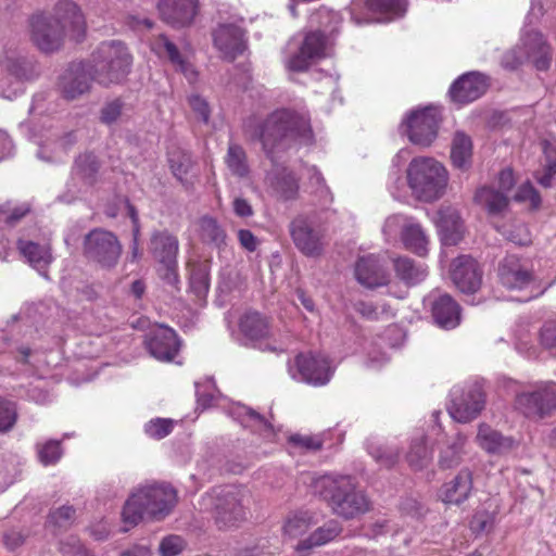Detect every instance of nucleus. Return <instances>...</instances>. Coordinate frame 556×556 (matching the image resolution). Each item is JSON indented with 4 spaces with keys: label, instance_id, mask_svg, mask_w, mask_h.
Segmentation results:
<instances>
[{
    "label": "nucleus",
    "instance_id": "4be33fe9",
    "mask_svg": "<svg viewBox=\"0 0 556 556\" xmlns=\"http://www.w3.org/2000/svg\"><path fill=\"white\" fill-rule=\"evenodd\" d=\"M451 278L462 293L475 294L482 286L483 270L475 258L460 255L452 263Z\"/></svg>",
    "mask_w": 556,
    "mask_h": 556
},
{
    "label": "nucleus",
    "instance_id": "72a5a7b5",
    "mask_svg": "<svg viewBox=\"0 0 556 556\" xmlns=\"http://www.w3.org/2000/svg\"><path fill=\"white\" fill-rule=\"evenodd\" d=\"M341 530L337 520H329L313 531L306 539L300 541L295 546V552L299 556H308L313 548L334 540L341 533Z\"/></svg>",
    "mask_w": 556,
    "mask_h": 556
},
{
    "label": "nucleus",
    "instance_id": "7c9ffc66",
    "mask_svg": "<svg viewBox=\"0 0 556 556\" xmlns=\"http://www.w3.org/2000/svg\"><path fill=\"white\" fill-rule=\"evenodd\" d=\"M473 488L472 472L462 469L450 482L442 488V500L447 504L459 505L468 500Z\"/></svg>",
    "mask_w": 556,
    "mask_h": 556
},
{
    "label": "nucleus",
    "instance_id": "5701e85b",
    "mask_svg": "<svg viewBox=\"0 0 556 556\" xmlns=\"http://www.w3.org/2000/svg\"><path fill=\"white\" fill-rule=\"evenodd\" d=\"M31 42L42 52L52 53L64 45L62 31L47 14H36L30 18Z\"/></svg>",
    "mask_w": 556,
    "mask_h": 556
},
{
    "label": "nucleus",
    "instance_id": "a18cd8bd",
    "mask_svg": "<svg viewBox=\"0 0 556 556\" xmlns=\"http://www.w3.org/2000/svg\"><path fill=\"white\" fill-rule=\"evenodd\" d=\"M225 163L233 176L244 178L249 175L250 168L247 153L238 143H229Z\"/></svg>",
    "mask_w": 556,
    "mask_h": 556
},
{
    "label": "nucleus",
    "instance_id": "473e14b6",
    "mask_svg": "<svg viewBox=\"0 0 556 556\" xmlns=\"http://www.w3.org/2000/svg\"><path fill=\"white\" fill-rule=\"evenodd\" d=\"M438 228L445 245H456L464 236V224L459 213L451 207L439 211Z\"/></svg>",
    "mask_w": 556,
    "mask_h": 556
},
{
    "label": "nucleus",
    "instance_id": "393cba45",
    "mask_svg": "<svg viewBox=\"0 0 556 556\" xmlns=\"http://www.w3.org/2000/svg\"><path fill=\"white\" fill-rule=\"evenodd\" d=\"M146 345L150 354L162 362H172L180 348L176 332L166 326H160L150 332Z\"/></svg>",
    "mask_w": 556,
    "mask_h": 556
},
{
    "label": "nucleus",
    "instance_id": "412c9836",
    "mask_svg": "<svg viewBox=\"0 0 556 556\" xmlns=\"http://www.w3.org/2000/svg\"><path fill=\"white\" fill-rule=\"evenodd\" d=\"M497 271L501 285L508 290H526L534 281L533 270L528 262L514 254L501 261Z\"/></svg>",
    "mask_w": 556,
    "mask_h": 556
},
{
    "label": "nucleus",
    "instance_id": "2f4dec72",
    "mask_svg": "<svg viewBox=\"0 0 556 556\" xmlns=\"http://www.w3.org/2000/svg\"><path fill=\"white\" fill-rule=\"evenodd\" d=\"M16 247L24 260L40 273L52 262L51 249L48 243H38L21 237L17 239Z\"/></svg>",
    "mask_w": 556,
    "mask_h": 556
},
{
    "label": "nucleus",
    "instance_id": "0eeeda50",
    "mask_svg": "<svg viewBox=\"0 0 556 556\" xmlns=\"http://www.w3.org/2000/svg\"><path fill=\"white\" fill-rule=\"evenodd\" d=\"M552 61V48L545 37L536 30L527 31L519 43L507 51L502 65L507 70H516L526 62H531L538 71H547Z\"/></svg>",
    "mask_w": 556,
    "mask_h": 556
},
{
    "label": "nucleus",
    "instance_id": "b1692460",
    "mask_svg": "<svg viewBox=\"0 0 556 556\" xmlns=\"http://www.w3.org/2000/svg\"><path fill=\"white\" fill-rule=\"evenodd\" d=\"M213 41L223 58L229 61H233L247 49L245 33L235 24L219 25L213 31Z\"/></svg>",
    "mask_w": 556,
    "mask_h": 556
},
{
    "label": "nucleus",
    "instance_id": "603ef678",
    "mask_svg": "<svg viewBox=\"0 0 556 556\" xmlns=\"http://www.w3.org/2000/svg\"><path fill=\"white\" fill-rule=\"evenodd\" d=\"M199 231L201 239L205 242L215 244L224 242L225 232L217 220L212 217L204 216L199 220Z\"/></svg>",
    "mask_w": 556,
    "mask_h": 556
},
{
    "label": "nucleus",
    "instance_id": "13d9d810",
    "mask_svg": "<svg viewBox=\"0 0 556 556\" xmlns=\"http://www.w3.org/2000/svg\"><path fill=\"white\" fill-rule=\"evenodd\" d=\"M412 223L413 222L408 217L402 214L391 215L384 222L382 228L383 235L386 236L387 240L393 239L397 236L399 232L402 235L404 228Z\"/></svg>",
    "mask_w": 556,
    "mask_h": 556
},
{
    "label": "nucleus",
    "instance_id": "2eb2a0df",
    "mask_svg": "<svg viewBox=\"0 0 556 556\" xmlns=\"http://www.w3.org/2000/svg\"><path fill=\"white\" fill-rule=\"evenodd\" d=\"M424 305L438 327L451 330L460 325L462 307L451 294L434 289L425 296Z\"/></svg>",
    "mask_w": 556,
    "mask_h": 556
},
{
    "label": "nucleus",
    "instance_id": "f03ea898",
    "mask_svg": "<svg viewBox=\"0 0 556 556\" xmlns=\"http://www.w3.org/2000/svg\"><path fill=\"white\" fill-rule=\"evenodd\" d=\"M309 486L314 494L330 505L334 514L345 519L369 509L367 497L356 490L355 479L351 476L326 473L313 478Z\"/></svg>",
    "mask_w": 556,
    "mask_h": 556
},
{
    "label": "nucleus",
    "instance_id": "6ab92c4d",
    "mask_svg": "<svg viewBox=\"0 0 556 556\" xmlns=\"http://www.w3.org/2000/svg\"><path fill=\"white\" fill-rule=\"evenodd\" d=\"M357 7L356 3H353L350 8L351 20L356 25L371 22H390L405 14L407 0H366V15L364 17L358 16Z\"/></svg>",
    "mask_w": 556,
    "mask_h": 556
},
{
    "label": "nucleus",
    "instance_id": "39448f33",
    "mask_svg": "<svg viewBox=\"0 0 556 556\" xmlns=\"http://www.w3.org/2000/svg\"><path fill=\"white\" fill-rule=\"evenodd\" d=\"M406 176L413 193L426 202L439 200L445 193L448 182L446 168L428 156L414 157L408 164Z\"/></svg>",
    "mask_w": 556,
    "mask_h": 556
},
{
    "label": "nucleus",
    "instance_id": "f257e3e1",
    "mask_svg": "<svg viewBox=\"0 0 556 556\" xmlns=\"http://www.w3.org/2000/svg\"><path fill=\"white\" fill-rule=\"evenodd\" d=\"M252 137L261 141L273 163L279 152L314 142L309 118L291 110L273 112L255 127Z\"/></svg>",
    "mask_w": 556,
    "mask_h": 556
},
{
    "label": "nucleus",
    "instance_id": "0e129e2a",
    "mask_svg": "<svg viewBox=\"0 0 556 556\" xmlns=\"http://www.w3.org/2000/svg\"><path fill=\"white\" fill-rule=\"evenodd\" d=\"M515 200L518 202L529 201L533 207H538L541 204V197L531 182L527 181L522 184L517 193Z\"/></svg>",
    "mask_w": 556,
    "mask_h": 556
},
{
    "label": "nucleus",
    "instance_id": "e2e57ef3",
    "mask_svg": "<svg viewBox=\"0 0 556 556\" xmlns=\"http://www.w3.org/2000/svg\"><path fill=\"white\" fill-rule=\"evenodd\" d=\"M124 103L119 99L112 100L104 104L101 110V122L111 125L122 115Z\"/></svg>",
    "mask_w": 556,
    "mask_h": 556
},
{
    "label": "nucleus",
    "instance_id": "423d86ee",
    "mask_svg": "<svg viewBox=\"0 0 556 556\" xmlns=\"http://www.w3.org/2000/svg\"><path fill=\"white\" fill-rule=\"evenodd\" d=\"M92 58L94 81L102 86L119 84L130 73L132 56L125 43L119 40L101 42Z\"/></svg>",
    "mask_w": 556,
    "mask_h": 556
},
{
    "label": "nucleus",
    "instance_id": "c85d7f7f",
    "mask_svg": "<svg viewBox=\"0 0 556 556\" xmlns=\"http://www.w3.org/2000/svg\"><path fill=\"white\" fill-rule=\"evenodd\" d=\"M151 47L160 58L167 59L190 83L195 81L198 73L189 62L187 54L184 51H180L178 47L165 35H160L152 42Z\"/></svg>",
    "mask_w": 556,
    "mask_h": 556
},
{
    "label": "nucleus",
    "instance_id": "4c0bfd02",
    "mask_svg": "<svg viewBox=\"0 0 556 556\" xmlns=\"http://www.w3.org/2000/svg\"><path fill=\"white\" fill-rule=\"evenodd\" d=\"M228 414L243 427L250 428L253 431L271 430V426L263 415L243 404L232 405Z\"/></svg>",
    "mask_w": 556,
    "mask_h": 556
},
{
    "label": "nucleus",
    "instance_id": "a878e982",
    "mask_svg": "<svg viewBox=\"0 0 556 556\" xmlns=\"http://www.w3.org/2000/svg\"><path fill=\"white\" fill-rule=\"evenodd\" d=\"M199 0H160L157 10L164 22L174 27L190 25L198 13Z\"/></svg>",
    "mask_w": 556,
    "mask_h": 556
},
{
    "label": "nucleus",
    "instance_id": "69168bd1",
    "mask_svg": "<svg viewBox=\"0 0 556 556\" xmlns=\"http://www.w3.org/2000/svg\"><path fill=\"white\" fill-rule=\"evenodd\" d=\"M189 105L192 111L203 123H208L211 116V109L207 101L199 94H192L189 97Z\"/></svg>",
    "mask_w": 556,
    "mask_h": 556
},
{
    "label": "nucleus",
    "instance_id": "58836bf2",
    "mask_svg": "<svg viewBox=\"0 0 556 556\" xmlns=\"http://www.w3.org/2000/svg\"><path fill=\"white\" fill-rule=\"evenodd\" d=\"M396 276L407 285H417L426 279L427 267L408 257H399L394 261Z\"/></svg>",
    "mask_w": 556,
    "mask_h": 556
},
{
    "label": "nucleus",
    "instance_id": "9b49d317",
    "mask_svg": "<svg viewBox=\"0 0 556 556\" xmlns=\"http://www.w3.org/2000/svg\"><path fill=\"white\" fill-rule=\"evenodd\" d=\"M451 402L447 406L450 416L457 422L467 424L476 419L485 404L482 386L478 382L456 386L450 393Z\"/></svg>",
    "mask_w": 556,
    "mask_h": 556
},
{
    "label": "nucleus",
    "instance_id": "6e6552de",
    "mask_svg": "<svg viewBox=\"0 0 556 556\" xmlns=\"http://www.w3.org/2000/svg\"><path fill=\"white\" fill-rule=\"evenodd\" d=\"M122 244L118 238L111 231L94 228L84 238L83 254L92 263L103 268L116 266L122 255Z\"/></svg>",
    "mask_w": 556,
    "mask_h": 556
},
{
    "label": "nucleus",
    "instance_id": "338daca9",
    "mask_svg": "<svg viewBox=\"0 0 556 556\" xmlns=\"http://www.w3.org/2000/svg\"><path fill=\"white\" fill-rule=\"evenodd\" d=\"M312 22H317L321 26H325L326 29H330V31H333L336 29V26L330 27V24H338L339 16L337 12L323 8L312 15Z\"/></svg>",
    "mask_w": 556,
    "mask_h": 556
},
{
    "label": "nucleus",
    "instance_id": "9d476101",
    "mask_svg": "<svg viewBox=\"0 0 556 556\" xmlns=\"http://www.w3.org/2000/svg\"><path fill=\"white\" fill-rule=\"evenodd\" d=\"M439 123V111L432 106H427L407 113L400 125V131L413 144L429 147L438 136Z\"/></svg>",
    "mask_w": 556,
    "mask_h": 556
},
{
    "label": "nucleus",
    "instance_id": "cd10ccee",
    "mask_svg": "<svg viewBox=\"0 0 556 556\" xmlns=\"http://www.w3.org/2000/svg\"><path fill=\"white\" fill-rule=\"evenodd\" d=\"M354 271L357 281L369 289L386 286L389 282L390 275L386 265L372 254L359 257Z\"/></svg>",
    "mask_w": 556,
    "mask_h": 556
},
{
    "label": "nucleus",
    "instance_id": "bf43d9fd",
    "mask_svg": "<svg viewBox=\"0 0 556 556\" xmlns=\"http://www.w3.org/2000/svg\"><path fill=\"white\" fill-rule=\"evenodd\" d=\"M16 421V407L11 401L0 399V432L10 430Z\"/></svg>",
    "mask_w": 556,
    "mask_h": 556
},
{
    "label": "nucleus",
    "instance_id": "7ed1b4c3",
    "mask_svg": "<svg viewBox=\"0 0 556 556\" xmlns=\"http://www.w3.org/2000/svg\"><path fill=\"white\" fill-rule=\"evenodd\" d=\"M177 502L176 490L167 483L140 485L126 501L122 517L125 525L137 526L146 516L160 520L167 516Z\"/></svg>",
    "mask_w": 556,
    "mask_h": 556
},
{
    "label": "nucleus",
    "instance_id": "6e6d98bb",
    "mask_svg": "<svg viewBox=\"0 0 556 556\" xmlns=\"http://www.w3.org/2000/svg\"><path fill=\"white\" fill-rule=\"evenodd\" d=\"M174 427V421L169 418H154L144 425V432L148 437L161 440L167 437Z\"/></svg>",
    "mask_w": 556,
    "mask_h": 556
},
{
    "label": "nucleus",
    "instance_id": "774afa93",
    "mask_svg": "<svg viewBox=\"0 0 556 556\" xmlns=\"http://www.w3.org/2000/svg\"><path fill=\"white\" fill-rule=\"evenodd\" d=\"M542 345L547 349L556 348V321L545 323L540 332Z\"/></svg>",
    "mask_w": 556,
    "mask_h": 556
},
{
    "label": "nucleus",
    "instance_id": "680f3d73",
    "mask_svg": "<svg viewBox=\"0 0 556 556\" xmlns=\"http://www.w3.org/2000/svg\"><path fill=\"white\" fill-rule=\"evenodd\" d=\"M63 556H93L75 536H70L60 543Z\"/></svg>",
    "mask_w": 556,
    "mask_h": 556
},
{
    "label": "nucleus",
    "instance_id": "052dcab7",
    "mask_svg": "<svg viewBox=\"0 0 556 556\" xmlns=\"http://www.w3.org/2000/svg\"><path fill=\"white\" fill-rule=\"evenodd\" d=\"M185 541L179 535H168L164 538L159 546L162 556H177L184 549Z\"/></svg>",
    "mask_w": 556,
    "mask_h": 556
},
{
    "label": "nucleus",
    "instance_id": "ddd939ff",
    "mask_svg": "<svg viewBox=\"0 0 556 556\" xmlns=\"http://www.w3.org/2000/svg\"><path fill=\"white\" fill-rule=\"evenodd\" d=\"M330 39L321 30L305 34L298 50L286 60V66L292 72H304L311 64L326 58L330 49Z\"/></svg>",
    "mask_w": 556,
    "mask_h": 556
},
{
    "label": "nucleus",
    "instance_id": "5fc2aeb1",
    "mask_svg": "<svg viewBox=\"0 0 556 556\" xmlns=\"http://www.w3.org/2000/svg\"><path fill=\"white\" fill-rule=\"evenodd\" d=\"M75 514L73 506L63 505L50 511L48 525L55 529H67L74 522Z\"/></svg>",
    "mask_w": 556,
    "mask_h": 556
},
{
    "label": "nucleus",
    "instance_id": "3c124183",
    "mask_svg": "<svg viewBox=\"0 0 556 556\" xmlns=\"http://www.w3.org/2000/svg\"><path fill=\"white\" fill-rule=\"evenodd\" d=\"M168 162L173 175L180 181H184L193 165L191 154L182 150L170 152Z\"/></svg>",
    "mask_w": 556,
    "mask_h": 556
},
{
    "label": "nucleus",
    "instance_id": "09e8293b",
    "mask_svg": "<svg viewBox=\"0 0 556 556\" xmlns=\"http://www.w3.org/2000/svg\"><path fill=\"white\" fill-rule=\"evenodd\" d=\"M431 460V452L426 445V438L422 435L412 442L407 454V462L415 470H420L428 466Z\"/></svg>",
    "mask_w": 556,
    "mask_h": 556
},
{
    "label": "nucleus",
    "instance_id": "c756f323",
    "mask_svg": "<svg viewBox=\"0 0 556 556\" xmlns=\"http://www.w3.org/2000/svg\"><path fill=\"white\" fill-rule=\"evenodd\" d=\"M479 446L489 454H506L515 447V440L505 437L486 424H480L476 437Z\"/></svg>",
    "mask_w": 556,
    "mask_h": 556
},
{
    "label": "nucleus",
    "instance_id": "f3484780",
    "mask_svg": "<svg viewBox=\"0 0 556 556\" xmlns=\"http://www.w3.org/2000/svg\"><path fill=\"white\" fill-rule=\"evenodd\" d=\"M34 66L25 59L5 56L0 60V96L12 99L23 92V80L33 78Z\"/></svg>",
    "mask_w": 556,
    "mask_h": 556
},
{
    "label": "nucleus",
    "instance_id": "ea45409f",
    "mask_svg": "<svg viewBox=\"0 0 556 556\" xmlns=\"http://www.w3.org/2000/svg\"><path fill=\"white\" fill-rule=\"evenodd\" d=\"M472 141L464 131H456L452 141L451 160L455 167L464 169L471 163Z\"/></svg>",
    "mask_w": 556,
    "mask_h": 556
},
{
    "label": "nucleus",
    "instance_id": "bb28decb",
    "mask_svg": "<svg viewBox=\"0 0 556 556\" xmlns=\"http://www.w3.org/2000/svg\"><path fill=\"white\" fill-rule=\"evenodd\" d=\"M486 89V77L478 72H470L462 75L453 83L450 94L454 102L466 104L479 99Z\"/></svg>",
    "mask_w": 556,
    "mask_h": 556
},
{
    "label": "nucleus",
    "instance_id": "e433bc0d",
    "mask_svg": "<svg viewBox=\"0 0 556 556\" xmlns=\"http://www.w3.org/2000/svg\"><path fill=\"white\" fill-rule=\"evenodd\" d=\"M100 163L93 153L80 154L76 160L72 170V180L78 179L86 187H91L97 182Z\"/></svg>",
    "mask_w": 556,
    "mask_h": 556
},
{
    "label": "nucleus",
    "instance_id": "4d7b16f0",
    "mask_svg": "<svg viewBox=\"0 0 556 556\" xmlns=\"http://www.w3.org/2000/svg\"><path fill=\"white\" fill-rule=\"evenodd\" d=\"M503 236L515 244L527 245L531 242L528 227L522 223H515L503 227Z\"/></svg>",
    "mask_w": 556,
    "mask_h": 556
},
{
    "label": "nucleus",
    "instance_id": "f704fd0d",
    "mask_svg": "<svg viewBox=\"0 0 556 556\" xmlns=\"http://www.w3.org/2000/svg\"><path fill=\"white\" fill-rule=\"evenodd\" d=\"M275 194L283 200H295L299 193V180L294 173L286 167L275 168L268 176Z\"/></svg>",
    "mask_w": 556,
    "mask_h": 556
},
{
    "label": "nucleus",
    "instance_id": "49530a36",
    "mask_svg": "<svg viewBox=\"0 0 556 556\" xmlns=\"http://www.w3.org/2000/svg\"><path fill=\"white\" fill-rule=\"evenodd\" d=\"M315 525L313 515L308 511H296L291 514L285 521L283 532L290 538H298Z\"/></svg>",
    "mask_w": 556,
    "mask_h": 556
},
{
    "label": "nucleus",
    "instance_id": "8fccbe9b",
    "mask_svg": "<svg viewBox=\"0 0 556 556\" xmlns=\"http://www.w3.org/2000/svg\"><path fill=\"white\" fill-rule=\"evenodd\" d=\"M37 457L43 466L55 465L63 455L61 442L58 440H47L36 444Z\"/></svg>",
    "mask_w": 556,
    "mask_h": 556
},
{
    "label": "nucleus",
    "instance_id": "1a4fd4ad",
    "mask_svg": "<svg viewBox=\"0 0 556 556\" xmlns=\"http://www.w3.org/2000/svg\"><path fill=\"white\" fill-rule=\"evenodd\" d=\"M179 241L167 230L154 231L151 235L149 251L160 264L157 271L163 281L176 287L179 283L177 255Z\"/></svg>",
    "mask_w": 556,
    "mask_h": 556
},
{
    "label": "nucleus",
    "instance_id": "dca6fc26",
    "mask_svg": "<svg viewBox=\"0 0 556 556\" xmlns=\"http://www.w3.org/2000/svg\"><path fill=\"white\" fill-rule=\"evenodd\" d=\"M294 364L295 372L292 376L315 387L327 384L334 372L331 361L323 354L301 353Z\"/></svg>",
    "mask_w": 556,
    "mask_h": 556
},
{
    "label": "nucleus",
    "instance_id": "79ce46f5",
    "mask_svg": "<svg viewBox=\"0 0 556 556\" xmlns=\"http://www.w3.org/2000/svg\"><path fill=\"white\" fill-rule=\"evenodd\" d=\"M366 448L379 465L388 468L396 464L400 457V451L396 446L387 445L376 438L367 440Z\"/></svg>",
    "mask_w": 556,
    "mask_h": 556
},
{
    "label": "nucleus",
    "instance_id": "20e7f679",
    "mask_svg": "<svg viewBox=\"0 0 556 556\" xmlns=\"http://www.w3.org/2000/svg\"><path fill=\"white\" fill-rule=\"evenodd\" d=\"M245 494L233 485L217 486L205 493L200 508L213 515L219 529L239 527L247 519Z\"/></svg>",
    "mask_w": 556,
    "mask_h": 556
},
{
    "label": "nucleus",
    "instance_id": "de8ad7c7",
    "mask_svg": "<svg viewBox=\"0 0 556 556\" xmlns=\"http://www.w3.org/2000/svg\"><path fill=\"white\" fill-rule=\"evenodd\" d=\"M189 286L199 300L206 296L210 290V269L206 264L198 263L192 266Z\"/></svg>",
    "mask_w": 556,
    "mask_h": 556
},
{
    "label": "nucleus",
    "instance_id": "aec40b11",
    "mask_svg": "<svg viewBox=\"0 0 556 556\" xmlns=\"http://www.w3.org/2000/svg\"><path fill=\"white\" fill-rule=\"evenodd\" d=\"M94 80L92 67L84 62H73L59 77V89L67 100H74L87 93Z\"/></svg>",
    "mask_w": 556,
    "mask_h": 556
},
{
    "label": "nucleus",
    "instance_id": "864d4df0",
    "mask_svg": "<svg viewBox=\"0 0 556 556\" xmlns=\"http://www.w3.org/2000/svg\"><path fill=\"white\" fill-rule=\"evenodd\" d=\"M354 309L361 314L363 317L377 320L381 317H392L394 316L390 305L382 304H374L370 302L358 301L354 304Z\"/></svg>",
    "mask_w": 556,
    "mask_h": 556
},
{
    "label": "nucleus",
    "instance_id": "a211bd4d",
    "mask_svg": "<svg viewBox=\"0 0 556 556\" xmlns=\"http://www.w3.org/2000/svg\"><path fill=\"white\" fill-rule=\"evenodd\" d=\"M62 31L64 39L80 41L86 33V18L80 7L73 0H60L48 15Z\"/></svg>",
    "mask_w": 556,
    "mask_h": 556
},
{
    "label": "nucleus",
    "instance_id": "4468645a",
    "mask_svg": "<svg viewBox=\"0 0 556 556\" xmlns=\"http://www.w3.org/2000/svg\"><path fill=\"white\" fill-rule=\"evenodd\" d=\"M295 248L305 256L316 257L324 251V233L307 215H298L289 225Z\"/></svg>",
    "mask_w": 556,
    "mask_h": 556
},
{
    "label": "nucleus",
    "instance_id": "37998d69",
    "mask_svg": "<svg viewBox=\"0 0 556 556\" xmlns=\"http://www.w3.org/2000/svg\"><path fill=\"white\" fill-rule=\"evenodd\" d=\"M475 200L478 204L488 210L490 214H498L504 211L508 204L507 197L490 187H482L477 190Z\"/></svg>",
    "mask_w": 556,
    "mask_h": 556
},
{
    "label": "nucleus",
    "instance_id": "f8f14e48",
    "mask_svg": "<svg viewBox=\"0 0 556 556\" xmlns=\"http://www.w3.org/2000/svg\"><path fill=\"white\" fill-rule=\"evenodd\" d=\"M516 405L529 418L549 416L556 409V382L536 383L533 391L516 396Z\"/></svg>",
    "mask_w": 556,
    "mask_h": 556
},
{
    "label": "nucleus",
    "instance_id": "c9c22d12",
    "mask_svg": "<svg viewBox=\"0 0 556 556\" xmlns=\"http://www.w3.org/2000/svg\"><path fill=\"white\" fill-rule=\"evenodd\" d=\"M239 328L251 341H261L270 334L268 318L256 311L245 312L240 318Z\"/></svg>",
    "mask_w": 556,
    "mask_h": 556
},
{
    "label": "nucleus",
    "instance_id": "a19ab883",
    "mask_svg": "<svg viewBox=\"0 0 556 556\" xmlns=\"http://www.w3.org/2000/svg\"><path fill=\"white\" fill-rule=\"evenodd\" d=\"M402 241L406 249L419 256H425L428 253V237L417 223L408 224L404 228Z\"/></svg>",
    "mask_w": 556,
    "mask_h": 556
},
{
    "label": "nucleus",
    "instance_id": "c03bdc74",
    "mask_svg": "<svg viewBox=\"0 0 556 556\" xmlns=\"http://www.w3.org/2000/svg\"><path fill=\"white\" fill-rule=\"evenodd\" d=\"M465 444L466 437L458 433L455 440L440 452L439 466L442 469L457 467L463 460Z\"/></svg>",
    "mask_w": 556,
    "mask_h": 556
}]
</instances>
